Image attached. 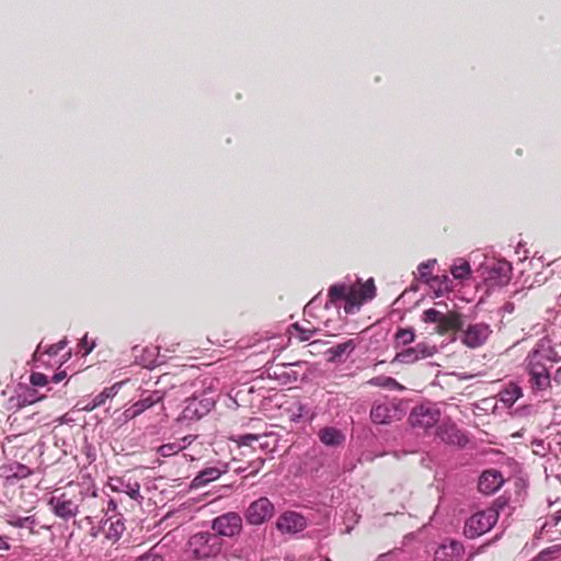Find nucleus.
Segmentation results:
<instances>
[{
    "mask_svg": "<svg viewBox=\"0 0 561 561\" xmlns=\"http://www.w3.org/2000/svg\"><path fill=\"white\" fill-rule=\"evenodd\" d=\"M499 519V511L488 507L472 514L465 524L463 534L467 538L474 539L490 531Z\"/></svg>",
    "mask_w": 561,
    "mask_h": 561,
    "instance_id": "423d86ee",
    "label": "nucleus"
},
{
    "mask_svg": "<svg viewBox=\"0 0 561 561\" xmlns=\"http://www.w3.org/2000/svg\"><path fill=\"white\" fill-rule=\"evenodd\" d=\"M538 353H534L529 356L528 373L530 375V382L533 389L546 390L550 387V375L547 367L537 360Z\"/></svg>",
    "mask_w": 561,
    "mask_h": 561,
    "instance_id": "9b49d317",
    "label": "nucleus"
},
{
    "mask_svg": "<svg viewBox=\"0 0 561 561\" xmlns=\"http://www.w3.org/2000/svg\"><path fill=\"white\" fill-rule=\"evenodd\" d=\"M415 335L413 330L411 329H401L399 330L394 335V344L396 347H399L400 345H407L411 342H413Z\"/></svg>",
    "mask_w": 561,
    "mask_h": 561,
    "instance_id": "c756f323",
    "label": "nucleus"
},
{
    "mask_svg": "<svg viewBox=\"0 0 561 561\" xmlns=\"http://www.w3.org/2000/svg\"><path fill=\"white\" fill-rule=\"evenodd\" d=\"M181 450H183V446L180 443L172 442L161 445L158 448V454L162 457H170L176 455Z\"/></svg>",
    "mask_w": 561,
    "mask_h": 561,
    "instance_id": "7c9ffc66",
    "label": "nucleus"
},
{
    "mask_svg": "<svg viewBox=\"0 0 561 561\" xmlns=\"http://www.w3.org/2000/svg\"><path fill=\"white\" fill-rule=\"evenodd\" d=\"M423 321L435 323V332L439 335H455L463 328V316L458 311H440L435 308L426 309L423 312Z\"/></svg>",
    "mask_w": 561,
    "mask_h": 561,
    "instance_id": "7ed1b4c3",
    "label": "nucleus"
},
{
    "mask_svg": "<svg viewBox=\"0 0 561 561\" xmlns=\"http://www.w3.org/2000/svg\"><path fill=\"white\" fill-rule=\"evenodd\" d=\"M135 561H164V559L158 552L150 550L149 552L138 557Z\"/></svg>",
    "mask_w": 561,
    "mask_h": 561,
    "instance_id": "4c0bfd02",
    "label": "nucleus"
},
{
    "mask_svg": "<svg viewBox=\"0 0 561 561\" xmlns=\"http://www.w3.org/2000/svg\"><path fill=\"white\" fill-rule=\"evenodd\" d=\"M404 389L397 380L391 377H388V390H402Z\"/></svg>",
    "mask_w": 561,
    "mask_h": 561,
    "instance_id": "a19ab883",
    "label": "nucleus"
},
{
    "mask_svg": "<svg viewBox=\"0 0 561 561\" xmlns=\"http://www.w3.org/2000/svg\"><path fill=\"white\" fill-rule=\"evenodd\" d=\"M157 386L163 399L169 402L178 403L190 399H196L195 392L192 391L194 382L185 371L165 373L161 375L157 381Z\"/></svg>",
    "mask_w": 561,
    "mask_h": 561,
    "instance_id": "f03ea898",
    "label": "nucleus"
},
{
    "mask_svg": "<svg viewBox=\"0 0 561 561\" xmlns=\"http://www.w3.org/2000/svg\"><path fill=\"white\" fill-rule=\"evenodd\" d=\"M512 277V265L507 261H499L490 271L489 280L496 286L507 285Z\"/></svg>",
    "mask_w": 561,
    "mask_h": 561,
    "instance_id": "f3484780",
    "label": "nucleus"
},
{
    "mask_svg": "<svg viewBox=\"0 0 561 561\" xmlns=\"http://www.w3.org/2000/svg\"><path fill=\"white\" fill-rule=\"evenodd\" d=\"M560 374H561V368H558L557 371H556V376H558Z\"/></svg>",
    "mask_w": 561,
    "mask_h": 561,
    "instance_id": "603ef678",
    "label": "nucleus"
},
{
    "mask_svg": "<svg viewBox=\"0 0 561 561\" xmlns=\"http://www.w3.org/2000/svg\"><path fill=\"white\" fill-rule=\"evenodd\" d=\"M66 376H67L66 371H59L53 376L51 381L55 383H58V382L62 381L66 378Z\"/></svg>",
    "mask_w": 561,
    "mask_h": 561,
    "instance_id": "c03bdc74",
    "label": "nucleus"
},
{
    "mask_svg": "<svg viewBox=\"0 0 561 561\" xmlns=\"http://www.w3.org/2000/svg\"><path fill=\"white\" fill-rule=\"evenodd\" d=\"M318 437L322 444L330 447L340 446L345 442V435L337 428L327 426L318 432Z\"/></svg>",
    "mask_w": 561,
    "mask_h": 561,
    "instance_id": "aec40b11",
    "label": "nucleus"
},
{
    "mask_svg": "<svg viewBox=\"0 0 561 561\" xmlns=\"http://www.w3.org/2000/svg\"><path fill=\"white\" fill-rule=\"evenodd\" d=\"M354 348L355 344L353 340H348L344 343L334 345L328 350V354L330 355L329 360H341L344 356L350 355L354 351Z\"/></svg>",
    "mask_w": 561,
    "mask_h": 561,
    "instance_id": "412c9836",
    "label": "nucleus"
},
{
    "mask_svg": "<svg viewBox=\"0 0 561 561\" xmlns=\"http://www.w3.org/2000/svg\"><path fill=\"white\" fill-rule=\"evenodd\" d=\"M10 548L11 547H10V545L8 542V537L0 535V550L9 551Z\"/></svg>",
    "mask_w": 561,
    "mask_h": 561,
    "instance_id": "37998d69",
    "label": "nucleus"
},
{
    "mask_svg": "<svg viewBox=\"0 0 561 561\" xmlns=\"http://www.w3.org/2000/svg\"><path fill=\"white\" fill-rule=\"evenodd\" d=\"M240 440H241V444H243V445H250L251 442L257 440V436L256 435H252V434L243 435V436L240 437Z\"/></svg>",
    "mask_w": 561,
    "mask_h": 561,
    "instance_id": "79ce46f5",
    "label": "nucleus"
},
{
    "mask_svg": "<svg viewBox=\"0 0 561 561\" xmlns=\"http://www.w3.org/2000/svg\"><path fill=\"white\" fill-rule=\"evenodd\" d=\"M221 471L216 467H210L202 470L193 480L195 486H202L209 482L217 480Z\"/></svg>",
    "mask_w": 561,
    "mask_h": 561,
    "instance_id": "b1692460",
    "label": "nucleus"
},
{
    "mask_svg": "<svg viewBox=\"0 0 561 561\" xmlns=\"http://www.w3.org/2000/svg\"><path fill=\"white\" fill-rule=\"evenodd\" d=\"M15 471L12 467L7 470V479H22L31 474V470L21 463L15 465Z\"/></svg>",
    "mask_w": 561,
    "mask_h": 561,
    "instance_id": "473e14b6",
    "label": "nucleus"
},
{
    "mask_svg": "<svg viewBox=\"0 0 561 561\" xmlns=\"http://www.w3.org/2000/svg\"><path fill=\"white\" fill-rule=\"evenodd\" d=\"M491 333V327L486 323L480 322L469 324L466 329L462 328L459 339L467 347L478 348L486 343Z\"/></svg>",
    "mask_w": 561,
    "mask_h": 561,
    "instance_id": "0eeeda50",
    "label": "nucleus"
},
{
    "mask_svg": "<svg viewBox=\"0 0 561 561\" xmlns=\"http://www.w3.org/2000/svg\"><path fill=\"white\" fill-rule=\"evenodd\" d=\"M560 560L561 561V545H553L541 550L534 561H552Z\"/></svg>",
    "mask_w": 561,
    "mask_h": 561,
    "instance_id": "bb28decb",
    "label": "nucleus"
},
{
    "mask_svg": "<svg viewBox=\"0 0 561 561\" xmlns=\"http://www.w3.org/2000/svg\"><path fill=\"white\" fill-rule=\"evenodd\" d=\"M503 482L504 479L499 471L486 470L479 479L478 489L483 494H493L502 486Z\"/></svg>",
    "mask_w": 561,
    "mask_h": 561,
    "instance_id": "2eb2a0df",
    "label": "nucleus"
},
{
    "mask_svg": "<svg viewBox=\"0 0 561 561\" xmlns=\"http://www.w3.org/2000/svg\"><path fill=\"white\" fill-rule=\"evenodd\" d=\"M436 437L448 445L463 447L468 443L467 435L450 422H444L436 428Z\"/></svg>",
    "mask_w": 561,
    "mask_h": 561,
    "instance_id": "f8f14e48",
    "label": "nucleus"
},
{
    "mask_svg": "<svg viewBox=\"0 0 561 561\" xmlns=\"http://www.w3.org/2000/svg\"><path fill=\"white\" fill-rule=\"evenodd\" d=\"M463 554V547L457 541L442 545L435 552V561H460Z\"/></svg>",
    "mask_w": 561,
    "mask_h": 561,
    "instance_id": "a211bd4d",
    "label": "nucleus"
},
{
    "mask_svg": "<svg viewBox=\"0 0 561 561\" xmlns=\"http://www.w3.org/2000/svg\"><path fill=\"white\" fill-rule=\"evenodd\" d=\"M417 360L433 356L436 353V346L425 342L417 343L414 347Z\"/></svg>",
    "mask_w": 561,
    "mask_h": 561,
    "instance_id": "c85d7f7f",
    "label": "nucleus"
},
{
    "mask_svg": "<svg viewBox=\"0 0 561 561\" xmlns=\"http://www.w3.org/2000/svg\"><path fill=\"white\" fill-rule=\"evenodd\" d=\"M123 382H115L113 386L104 388L99 394H96L91 402L82 408L84 411H93L94 409L105 404L106 400L114 398L121 389Z\"/></svg>",
    "mask_w": 561,
    "mask_h": 561,
    "instance_id": "6ab92c4d",
    "label": "nucleus"
},
{
    "mask_svg": "<svg viewBox=\"0 0 561 561\" xmlns=\"http://www.w3.org/2000/svg\"><path fill=\"white\" fill-rule=\"evenodd\" d=\"M294 328L296 330L300 331V335H299V340L300 341H308L311 337V335H312V331L300 330V328H299V325L297 323L294 324Z\"/></svg>",
    "mask_w": 561,
    "mask_h": 561,
    "instance_id": "ea45409f",
    "label": "nucleus"
},
{
    "mask_svg": "<svg viewBox=\"0 0 561 561\" xmlns=\"http://www.w3.org/2000/svg\"><path fill=\"white\" fill-rule=\"evenodd\" d=\"M83 500L82 493L76 489H67L55 493L48 501L51 512L64 520H69L79 514Z\"/></svg>",
    "mask_w": 561,
    "mask_h": 561,
    "instance_id": "39448f33",
    "label": "nucleus"
},
{
    "mask_svg": "<svg viewBox=\"0 0 561 561\" xmlns=\"http://www.w3.org/2000/svg\"><path fill=\"white\" fill-rule=\"evenodd\" d=\"M440 417V412L434 405L421 404L412 410L409 422L414 428L427 431L435 426Z\"/></svg>",
    "mask_w": 561,
    "mask_h": 561,
    "instance_id": "6e6552de",
    "label": "nucleus"
},
{
    "mask_svg": "<svg viewBox=\"0 0 561 561\" xmlns=\"http://www.w3.org/2000/svg\"><path fill=\"white\" fill-rule=\"evenodd\" d=\"M48 381V377L43 373L34 371L30 376V382L34 387H44Z\"/></svg>",
    "mask_w": 561,
    "mask_h": 561,
    "instance_id": "c9c22d12",
    "label": "nucleus"
},
{
    "mask_svg": "<svg viewBox=\"0 0 561 561\" xmlns=\"http://www.w3.org/2000/svg\"><path fill=\"white\" fill-rule=\"evenodd\" d=\"M276 527L282 533L296 534L307 527V520L298 513L285 512L277 518Z\"/></svg>",
    "mask_w": 561,
    "mask_h": 561,
    "instance_id": "ddd939ff",
    "label": "nucleus"
},
{
    "mask_svg": "<svg viewBox=\"0 0 561 561\" xmlns=\"http://www.w3.org/2000/svg\"><path fill=\"white\" fill-rule=\"evenodd\" d=\"M108 488L113 492L125 493L133 500H142V496L140 494V484L137 481L125 482L121 478H115L110 480Z\"/></svg>",
    "mask_w": 561,
    "mask_h": 561,
    "instance_id": "dca6fc26",
    "label": "nucleus"
},
{
    "mask_svg": "<svg viewBox=\"0 0 561 561\" xmlns=\"http://www.w3.org/2000/svg\"><path fill=\"white\" fill-rule=\"evenodd\" d=\"M66 344H67V341L66 340H61L58 343L49 345L45 350V353L48 354L49 356H56L61 350L65 348Z\"/></svg>",
    "mask_w": 561,
    "mask_h": 561,
    "instance_id": "e433bc0d",
    "label": "nucleus"
},
{
    "mask_svg": "<svg viewBox=\"0 0 561 561\" xmlns=\"http://www.w3.org/2000/svg\"><path fill=\"white\" fill-rule=\"evenodd\" d=\"M390 405L391 408L388 405V421L390 419L401 420L409 410L408 401H404L402 399H392Z\"/></svg>",
    "mask_w": 561,
    "mask_h": 561,
    "instance_id": "393cba45",
    "label": "nucleus"
},
{
    "mask_svg": "<svg viewBox=\"0 0 561 561\" xmlns=\"http://www.w3.org/2000/svg\"><path fill=\"white\" fill-rule=\"evenodd\" d=\"M370 383H374V385H379V386H383L385 383H381L380 382V378H375V379H370L369 381Z\"/></svg>",
    "mask_w": 561,
    "mask_h": 561,
    "instance_id": "de8ad7c7",
    "label": "nucleus"
},
{
    "mask_svg": "<svg viewBox=\"0 0 561 561\" xmlns=\"http://www.w3.org/2000/svg\"><path fill=\"white\" fill-rule=\"evenodd\" d=\"M436 263V260H431L427 262H423L419 265L417 272L420 275V278L425 280L426 283L431 279L432 268L434 267Z\"/></svg>",
    "mask_w": 561,
    "mask_h": 561,
    "instance_id": "72a5a7b5",
    "label": "nucleus"
},
{
    "mask_svg": "<svg viewBox=\"0 0 561 561\" xmlns=\"http://www.w3.org/2000/svg\"><path fill=\"white\" fill-rule=\"evenodd\" d=\"M451 274L456 279H466L471 274V267L468 261L463 259L457 260L451 266Z\"/></svg>",
    "mask_w": 561,
    "mask_h": 561,
    "instance_id": "a878e982",
    "label": "nucleus"
},
{
    "mask_svg": "<svg viewBox=\"0 0 561 561\" xmlns=\"http://www.w3.org/2000/svg\"><path fill=\"white\" fill-rule=\"evenodd\" d=\"M553 519H554L556 525L561 523V510L556 513V515L553 516Z\"/></svg>",
    "mask_w": 561,
    "mask_h": 561,
    "instance_id": "49530a36",
    "label": "nucleus"
},
{
    "mask_svg": "<svg viewBox=\"0 0 561 561\" xmlns=\"http://www.w3.org/2000/svg\"><path fill=\"white\" fill-rule=\"evenodd\" d=\"M376 295V286L373 278L362 282L357 279L353 284H334L328 290L329 301L336 306L340 301H344V311L354 313L359 308L371 300Z\"/></svg>",
    "mask_w": 561,
    "mask_h": 561,
    "instance_id": "f257e3e1",
    "label": "nucleus"
},
{
    "mask_svg": "<svg viewBox=\"0 0 561 561\" xmlns=\"http://www.w3.org/2000/svg\"><path fill=\"white\" fill-rule=\"evenodd\" d=\"M371 421L377 425L386 424V405L376 404L370 412Z\"/></svg>",
    "mask_w": 561,
    "mask_h": 561,
    "instance_id": "2f4dec72",
    "label": "nucleus"
},
{
    "mask_svg": "<svg viewBox=\"0 0 561 561\" xmlns=\"http://www.w3.org/2000/svg\"><path fill=\"white\" fill-rule=\"evenodd\" d=\"M523 394L520 387L515 383H510L505 389L500 391V400L511 407L513 405Z\"/></svg>",
    "mask_w": 561,
    "mask_h": 561,
    "instance_id": "4be33fe9",
    "label": "nucleus"
},
{
    "mask_svg": "<svg viewBox=\"0 0 561 561\" xmlns=\"http://www.w3.org/2000/svg\"><path fill=\"white\" fill-rule=\"evenodd\" d=\"M162 400L163 398L159 388L152 392H145L137 402H135L129 409L126 410V413L130 417H136Z\"/></svg>",
    "mask_w": 561,
    "mask_h": 561,
    "instance_id": "4468645a",
    "label": "nucleus"
},
{
    "mask_svg": "<svg viewBox=\"0 0 561 561\" xmlns=\"http://www.w3.org/2000/svg\"><path fill=\"white\" fill-rule=\"evenodd\" d=\"M259 465L263 466L264 465V460L263 459H259Z\"/></svg>",
    "mask_w": 561,
    "mask_h": 561,
    "instance_id": "3c124183",
    "label": "nucleus"
},
{
    "mask_svg": "<svg viewBox=\"0 0 561 561\" xmlns=\"http://www.w3.org/2000/svg\"><path fill=\"white\" fill-rule=\"evenodd\" d=\"M195 439V436L187 435L182 438L176 439V443H180L183 446V449H185L188 445L192 444V442Z\"/></svg>",
    "mask_w": 561,
    "mask_h": 561,
    "instance_id": "58836bf2",
    "label": "nucleus"
},
{
    "mask_svg": "<svg viewBox=\"0 0 561 561\" xmlns=\"http://www.w3.org/2000/svg\"><path fill=\"white\" fill-rule=\"evenodd\" d=\"M416 360H417V355H415L414 348L409 347L401 352H398L391 363L392 364H396V363L412 364Z\"/></svg>",
    "mask_w": 561,
    "mask_h": 561,
    "instance_id": "cd10ccee",
    "label": "nucleus"
},
{
    "mask_svg": "<svg viewBox=\"0 0 561 561\" xmlns=\"http://www.w3.org/2000/svg\"><path fill=\"white\" fill-rule=\"evenodd\" d=\"M257 471H259V468H257V469H255V470H253V471H251L248 476H254V474H256V473H257Z\"/></svg>",
    "mask_w": 561,
    "mask_h": 561,
    "instance_id": "8fccbe9b",
    "label": "nucleus"
},
{
    "mask_svg": "<svg viewBox=\"0 0 561 561\" xmlns=\"http://www.w3.org/2000/svg\"><path fill=\"white\" fill-rule=\"evenodd\" d=\"M188 552L197 560L215 559L222 550V539L208 531L193 535L187 542Z\"/></svg>",
    "mask_w": 561,
    "mask_h": 561,
    "instance_id": "20e7f679",
    "label": "nucleus"
},
{
    "mask_svg": "<svg viewBox=\"0 0 561 561\" xmlns=\"http://www.w3.org/2000/svg\"><path fill=\"white\" fill-rule=\"evenodd\" d=\"M211 527L219 537H232L241 531L242 518L238 513L229 512L216 517Z\"/></svg>",
    "mask_w": 561,
    "mask_h": 561,
    "instance_id": "1a4fd4ad",
    "label": "nucleus"
},
{
    "mask_svg": "<svg viewBox=\"0 0 561 561\" xmlns=\"http://www.w3.org/2000/svg\"><path fill=\"white\" fill-rule=\"evenodd\" d=\"M116 510H117V503L113 499H111L107 502V511L115 512Z\"/></svg>",
    "mask_w": 561,
    "mask_h": 561,
    "instance_id": "a18cd8bd",
    "label": "nucleus"
},
{
    "mask_svg": "<svg viewBox=\"0 0 561 561\" xmlns=\"http://www.w3.org/2000/svg\"><path fill=\"white\" fill-rule=\"evenodd\" d=\"M8 523L15 528H30L31 530L35 525L33 516L18 517L15 519L8 520Z\"/></svg>",
    "mask_w": 561,
    "mask_h": 561,
    "instance_id": "f704fd0d",
    "label": "nucleus"
},
{
    "mask_svg": "<svg viewBox=\"0 0 561 561\" xmlns=\"http://www.w3.org/2000/svg\"><path fill=\"white\" fill-rule=\"evenodd\" d=\"M274 514V506L267 497H260L252 502L245 512L249 524L261 525Z\"/></svg>",
    "mask_w": 561,
    "mask_h": 561,
    "instance_id": "9d476101",
    "label": "nucleus"
},
{
    "mask_svg": "<svg viewBox=\"0 0 561 561\" xmlns=\"http://www.w3.org/2000/svg\"><path fill=\"white\" fill-rule=\"evenodd\" d=\"M107 524H108V527L106 529V537L114 541L118 540L121 538V536L123 535V533L125 531L124 522L122 520L121 517H116V519H114V517H110L105 522V526Z\"/></svg>",
    "mask_w": 561,
    "mask_h": 561,
    "instance_id": "5701e85b",
    "label": "nucleus"
},
{
    "mask_svg": "<svg viewBox=\"0 0 561 561\" xmlns=\"http://www.w3.org/2000/svg\"><path fill=\"white\" fill-rule=\"evenodd\" d=\"M92 350H93V345H91V346L87 347V350H85V354H89Z\"/></svg>",
    "mask_w": 561,
    "mask_h": 561,
    "instance_id": "09e8293b",
    "label": "nucleus"
}]
</instances>
